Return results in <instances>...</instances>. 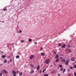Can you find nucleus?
<instances>
[{"mask_svg":"<svg viewBox=\"0 0 76 76\" xmlns=\"http://www.w3.org/2000/svg\"><path fill=\"white\" fill-rule=\"evenodd\" d=\"M59 66L60 67H62V65H59Z\"/></svg>","mask_w":76,"mask_h":76,"instance_id":"25","label":"nucleus"},{"mask_svg":"<svg viewBox=\"0 0 76 76\" xmlns=\"http://www.w3.org/2000/svg\"><path fill=\"white\" fill-rule=\"evenodd\" d=\"M69 61H70V59H67L66 61H65L66 65H68L69 64Z\"/></svg>","mask_w":76,"mask_h":76,"instance_id":"1","label":"nucleus"},{"mask_svg":"<svg viewBox=\"0 0 76 76\" xmlns=\"http://www.w3.org/2000/svg\"><path fill=\"white\" fill-rule=\"evenodd\" d=\"M69 68L71 69H73V67H72V66H70L69 67Z\"/></svg>","mask_w":76,"mask_h":76,"instance_id":"28","label":"nucleus"},{"mask_svg":"<svg viewBox=\"0 0 76 76\" xmlns=\"http://www.w3.org/2000/svg\"><path fill=\"white\" fill-rule=\"evenodd\" d=\"M12 59H10V62H12Z\"/></svg>","mask_w":76,"mask_h":76,"instance_id":"35","label":"nucleus"},{"mask_svg":"<svg viewBox=\"0 0 76 76\" xmlns=\"http://www.w3.org/2000/svg\"><path fill=\"white\" fill-rule=\"evenodd\" d=\"M42 72V70H40V73H41Z\"/></svg>","mask_w":76,"mask_h":76,"instance_id":"40","label":"nucleus"},{"mask_svg":"<svg viewBox=\"0 0 76 76\" xmlns=\"http://www.w3.org/2000/svg\"><path fill=\"white\" fill-rule=\"evenodd\" d=\"M53 53H54V54H56V52H55V51H54Z\"/></svg>","mask_w":76,"mask_h":76,"instance_id":"34","label":"nucleus"},{"mask_svg":"<svg viewBox=\"0 0 76 76\" xmlns=\"http://www.w3.org/2000/svg\"><path fill=\"white\" fill-rule=\"evenodd\" d=\"M67 47H68V48H70V45H67Z\"/></svg>","mask_w":76,"mask_h":76,"instance_id":"29","label":"nucleus"},{"mask_svg":"<svg viewBox=\"0 0 76 76\" xmlns=\"http://www.w3.org/2000/svg\"><path fill=\"white\" fill-rule=\"evenodd\" d=\"M6 57V56H5L3 55L2 56V57L3 58H4V57Z\"/></svg>","mask_w":76,"mask_h":76,"instance_id":"26","label":"nucleus"},{"mask_svg":"<svg viewBox=\"0 0 76 76\" xmlns=\"http://www.w3.org/2000/svg\"><path fill=\"white\" fill-rule=\"evenodd\" d=\"M17 73H19V71H17Z\"/></svg>","mask_w":76,"mask_h":76,"instance_id":"43","label":"nucleus"},{"mask_svg":"<svg viewBox=\"0 0 76 76\" xmlns=\"http://www.w3.org/2000/svg\"><path fill=\"white\" fill-rule=\"evenodd\" d=\"M19 75L20 76H22V72H20L19 74Z\"/></svg>","mask_w":76,"mask_h":76,"instance_id":"11","label":"nucleus"},{"mask_svg":"<svg viewBox=\"0 0 76 76\" xmlns=\"http://www.w3.org/2000/svg\"><path fill=\"white\" fill-rule=\"evenodd\" d=\"M59 59H57L56 60V62H58L59 61Z\"/></svg>","mask_w":76,"mask_h":76,"instance_id":"15","label":"nucleus"},{"mask_svg":"<svg viewBox=\"0 0 76 76\" xmlns=\"http://www.w3.org/2000/svg\"><path fill=\"white\" fill-rule=\"evenodd\" d=\"M19 33H21V32H22V31L21 30H20L19 31Z\"/></svg>","mask_w":76,"mask_h":76,"instance_id":"38","label":"nucleus"},{"mask_svg":"<svg viewBox=\"0 0 76 76\" xmlns=\"http://www.w3.org/2000/svg\"><path fill=\"white\" fill-rule=\"evenodd\" d=\"M34 43L35 45H37V42H34Z\"/></svg>","mask_w":76,"mask_h":76,"instance_id":"31","label":"nucleus"},{"mask_svg":"<svg viewBox=\"0 0 76 76\" xmlns=\"http://www.w3.org/2000/svg\"><path fill=\"white\" fill-rule=\"evenodd\" d=\"M74 76H76V72L74 73Z\"/></svg>","mask_w":76,"mask_h":76,"instance_id":"33","label":"nucleus"},{"mask_svg":"<svg viewBox=\"0 0 76 76\" xmlns=\"http://www.w3.org/2000/svg\"><path fill=\"white\" fill-rule=\"evenodd\" d=\"M50 62L49 59H47L45 61V63H46L47 64H48L49 62Z\"/></svg>","mask_w":76,"mask_h":76,"instance_id":"2","label":"nucleus"},{"mask_svg":"<svg viewBox=\"0 0 76 76\" xmlns=\"http://www.w3.org/2000/svg\"><path fill=\"white\" fill-rule=\"evenodd\" d=\"M31 67H34V66L32 64H31Z\"/></svg>","mask_w":76,"mask_h":76,"instance_id":"27","label":"nucleus"},{"mask_svg":"<svg viewBox=\"0 0 76 76\" xmlns=\"http://www.w3.org/2000/svg\"><path fill=\"white\" fill-rule=\"evenodd\" d=\"M44 76H48V74H45L44 75Z\"/></svg>","mask_w":76,"mask_h":76,"instance_id":"24","label":"nucleus"},{"mask_svg":"<svg viewBox=\"0 0 76 76\" xmlns=\"http://www.w3.org/2000/svg\"><path fill=\"white\" fill-rule=\"evenodd\" d=\"M12 74H14V75H16V72H15V71L13 70L12 72Z\"/></svg>","mask_w":76,"mask_h":76,"instance_id":"9","label":"nucleus"},{"mask_svg":"<svg viewBox=\"0 0 76 76\" xmlns=\"http://www.w3.org/2000/svg\"><path fill=\"white\" fill-rule=\"evenodd\" d=\"M63 58H62V57H61L60 58V59H62Z\"/></svg>","mask_w":76,"mask_h":76,"instance_id":"41","label":"nucleus"},{"mask_svg":"<svg viewBox=\"0 0 76 76\" xmlns=\"http://www.w3.org/2000/svg\"><path fill=\"white\" fill-rule=\"evenodd\" d=\"M61 62H64V63L66 61V59L65 58H64L63 59H62L61 61Z\"/></svg>","mask_w":76,"mask_h":76,"instance_id":"8","label":"nucleus"},{"mask_svg":"<svg viewBox=\"0 0 76 76\" xmlns=\"http://www.w3.org/2000/svg\"><path fill=\"white\" fill-rule=\"evenodd\" d=\"M74 67L75 68V69H76V64L74 65Z\"/></svg>","mask_w":76,"mask_h":76,"instance_id":"30","label":"nucleus"},{"mask_svg":"<svg viewBox=\"0 0 76 76\" xmlns=\"http://www.w3.org/2000/svg\"><path fill=\"white\" fill-rule=\"evenodd\" d=\"M71 61H75V58H71Z\"/></svg>","mask_w":76,"mask_h":76,"instance_id":"10","label":"nucleus"},{"mask_svg":"<svg viewBox=\"0 0 76 76\" xmlns=\"http://www.w3.org/2000/svg\"><path fill=\"white\" fill-rule=\"evenodd\" d=\"M61 45V44L59 43L58 44V46L59 47H60Z\"/></svg>","mask_w":76,"mask_h":76,"instance_id":"21","label":"nucleus"},{"mask_svg":"<svg viewBox=\"0 0 76 76\" xmlns=\"http://www.w3.org/2000/svg\"><path fill=\"white\" fill-rule=\"evenodd\" d=\"M6 62H7V60L5 59L4 61V63H6Z\"/></svg>","mask_w":76,"mask_h":76,"instance_id":"19","label":"nucleus"},{"mask_svg":"<svg viewBox=\"0 0 76 76\" xmlns=\"http://www.w3.org/2000/svg\"><path fill=\"white\" fill-rule=\"evenodd\" d=\"M68 76H70V75H68Z\"/></svg>","mask_w":76,"mask_h":76,"instance_id":"47","label":"nucleus"},{"mask_svg":"<svg viewBox=\"0 0 76 76\" xmlns=\"http://www.w3.org/2000/svg\"><path fill=\"white\" fill-rule=\"evenodd\" d=\"M41 56H44L45 55V53H41Z\"/></svg>","mask_w":76,"mask_h":76,"instance_id":"13","label":"nucleus"},{"mask_svg":"<svg viewBox=\"0 0 76 76\" xmlns=\"http://www.w3.org/2000/svg\"><path fill=\"white\" fill-rule=\"evenodd\" d=\"M7 10V9L6 8L4 9V11H5V10Z\"/></svg>","mask_w":76,"mask_h":76,"instance_id":"36","label":"nucleus"},{"mask_svg":"<svg viewBox=\"0 0 76 76\" xmlns=\"http://www.w3.org/2000/svg\"><path fill=\"white\" fill-rule=\"evenodd\" d=\"M16 58H19V56H17L16 57Z\"/></svg>","mask_w":76,"mask_h":76,"instance_id":"17","label":"nucleus"},{"mask_svg":"<svg viewBox=\"0 0 76 76\" xmlns=\"http://www.w3.org/2000/svg\"><path fill=\"white\" fill-rule=\"evenodd\" d=\"M63 70V68H61L60 69V70L61 71V72H62V70Z\"/></svg>","mask_w":76,"mask_h":76,"instance_id":"20","label":"nucleus"},{"mask_svg":"<svg viewBox=\"0 0 76 76\" xmlns=\"http://www.w3.org/2000/svg\"><path fill=\"white\" fill-rule=\"evenodd\" d=\"M34 73V70H31L30 71V73L32 74V73Z\"/></svg>","mask_w":76,"mask_h":76,"instance_id":"12","label":"nucleus"},{"mask_svg":"<svg viewBox=\"0 0 76 76\" xmlns=\"http://www.w3.org/2000/svg\"><path fill=\"white\" fill-rule=\"evenodd\" d=\"M9 58H10V56L9 57Z\"/></svg>","mask_w":76,"mask_h":76,"instance_id":"48","label":"nucleus"},{"mask_svg":"<svg viewBox=\"0 0 76 76\" xmlns=\"http://www.w3.org/2000/svg\"><path fill=\"white\" fill-rule=\"evenodd\" d=\"M66 72V69H63V73H64V72Z\"/></svg>","mask_w":76,"mask_h":76,"instance_id":"18","label":"nucleus"},{"mask_svg":"<svg viewBox=\"0 0 76 76\" xmlns=\"http://www.w3.org/2000/svg\"><path fill=\"white\" fill-rule=\"evenodd\" d=\"M40 68V66H39V65H38L37 66V70H39Z\"/></svg>","mask_w":76,"mask_h":76,"instance_id":"6","label":"nucleus"},{"mask_svg":"<svg viewBox=\"0 0 76 76\" xmlns=\"http://www.w3.org/2000/svg\"><path fill=\"white\" fill-rule=\"evenodd\" d=\"M58 76H60V74L58 73Z\"/></svg>","mask_w":76,"mask_h":76,"instance_id":"39","label":"nucleus"},{"mask_svg":"<svg viewBox=\"0 0 76 76\" xmlns=\"http://www.w3.org/2000/svg\"><path fill=\"white\" fill-rule=\"evenodd\" d=\"M13 76H16V74H14Z\"/></svg>","mask_w":76,"mask_h":76,"instance_id":"44","label":"nucleus"},{"mask_svg":"<svg viewBox=\"0 0 76 76\" xmlns=\"http://www.w3.org/2000/svg\"><path fill=\"white\" fill-rule=\"evenodd\" d=\"M2 76V73H0V76Z\"/></svg>","mask_w":76,"mask_h":76,"instance_id":"37","label":"nucleus"},{"mask_svg":"<svg viewBox=\"0 0 76 76\" xmlns=\"http://www.w3.org/2000/svg\"><path fill=\"white\" fill-rule=\"evenodd\" d=\"M68 72H69L70 71V69H68Z\"/></svg>","mask_w":76,"mask_h":76,"instance_id":"42","label":"nucleus"},{"mask_svg":"<svg viewBox=\"0 0 76 76\" xmlns=\"http://www.w3.org/2000/svg\"><path fill=\"white\" fill-rule=\"evenodd\" d=\"M2 73H7V71H6L5 70H3L2 71Z\"/></svg>","mask_w":76,"mask_h":76,"instance_id":"3","label":"nucleus"},{"mask_svg":"<svg viewBox=\"0 0 76 76\" xmlns=\"http://www.w3.org/2000/svg\"><path fill=\"white\" fill-rule=\"evenodd\" d=\"M66 51H68L69 53H72V51H71V50L70 49H69L68 48H67L66 49Z\"/></svg>","mask_w":76,"mask_h":76,"instance_id":"5","label":"nucleus"},{"mask_svg":"<svg viewBox=\"0 0 76 76\" xmlns=\"http://www.w3.org/2000/svg\"><path fill=\"white\" fill-rule=\"evenodd\" d=\"M66 45L64 44L61 46V47H62V48H65V47H66Z\"/></svg>","mask_w":76,"mask_h":76,"instance_id":"4","label":"nucleus"},{"mask_svg":"<svg viewBox=\"0 0 76 76\" xmlns=\"http://www.w3.org/2000/svg\"><path fill=\"white\" fill-rule=\"evenodd\" d=\"M40 50H41V51H42V50H43V48L42 47H41L40 48Z\"/></svg>","mask_w":76,"mask_h":76,"instance_id":"22","label":"nucleus"},{"mask_svg":"<svg viewBox=\"0 0 76 76\" xmlns=\"http://www.w3.org/2000/svg\"><path fill=\"white\" fill-rule=\"evenodd\" d=\"M45 70H46V69H43V70L42 71V72H43V73H44V71H45Z\"/></svg>","mask_w":76,"mask_h":76,"instance_id":"23","label":"nucleus"},{"mask_svg":"<svg viewBox=\"0 0 76 76\" xmlns=\"http://www.w3.org/2000/svg\"><path fill=\"white\" fill-rule=\"evenodd\" d=\"M52 73H53V72H52Z\"/></svg>","mask_w":76,"mask_h":76,"instance_id":"45","label":"nucleus"},{"mask_svg":"<svg viewBox=\"0 0 76 76\" xmlns=\"http://www.w3.org/2000/svg\"><path fill=\"white\" fill-rule=\"evenodd\" d=\"M75 63H76V61H75Z\"/></svg>","mask_w":76,"mask_h":76,"instance_id":"46","label":"nucleus"},{"mask_svg":"<svg viewBox=\"0 0 76 76\" xmlns=\"http://www.w3.org/2000/svg\"><path fill=\"white\" fill-rule=\"evenodd\" d=\"M28 41L29 42H31V41H32V39H28Z\"/></svg>","mask_w":76,"mask_h":76,"instance_id":"16","label":"nucleus"},{"mask_svg":"<svg viewBox=\"0 0 76 76\" xmlns=\"http://www.w3.org/2000/svg\"><path fill=\"white\" fill-rule=\"evenodd\" d=\"M58 58V55H57L55 57V58Z\"/></svg>","mask_w":76,"mask_h":76,"instance_id":"14","label":"nucleus"},{"mask_svg":"<svg viewBox=\"0 0 76 76\" xmlns=\"http://www.w3.org/2000/svg\"><path fill=\"white\" fill-rule=\"evenodd\" d=\"M21 43L24 42V41H23V40H21Z\"/></svg>","mask_w":76,"mask_h":76,"instance_id":"32","label":"nucleus"},{"mask_svg":"<svg viewBox=\"0 0 76 76\" xmlns=\"http://www.w3.org/2000/svg\"><path fill=\"white\" fill-rule=\"evenodd\" d=\"M34 55H32L30 56V58L32 59V58H34Z\"/></svg>","mask_w":76,"mask_h":76,"instance_id":"7","label":"nucleus"}]
</instances>
